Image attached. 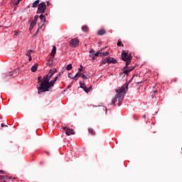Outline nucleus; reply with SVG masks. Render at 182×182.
Masks as SVG:
<instances>
[{
	"mask_svg": "<svg viewBox=\"0 0 182 182\" xmlns=\"http://www.w3.org/2000/svg\"><path fill=\"white\" fill-rule=\"evenodd\" d=\"M106 63H108L109 65V58L102 59L100 63V65H106Z\"/></svg>",
	"mask_w": 182,
	"mask_h": 182,
	"instance_id": "15",
	"label": "nucleus"
},
{
	"mask_svg": "<svg viewBox=\"0 0 182 182\" xmlns=\"http://www.w3.org/2000/svg\"><path fill=\"white\" fill-rule=\"evenodd\" d=\"M38 66L39 65L38 63H35L32 67H31V72H36L38 70Z\"/></svg>",
	"mask_w": 182,
	"mask_h": 182,
	"instance_id": "13",
	"label": "nucleus"
},
{
	"mask_svg": "<svg viewBox=\"0 0 182 182\" xmlns=\"http://www.w3.org/2000/svg\"><path fill=\"white\" fill-rule=\"evenodd\" d=\"M97 35L103 36V35H106V31L104 28H101L97 31Z\"/></svg>",
	"mask_w": 182,
	"mask_h": 182,
	"instance_id": "9",
	"label": "nucleus"
},
{
	"mask_svg": "<svg viewBox=\"0 0 182 182\" xmlns=\"http://www.w3.org/2000/svg\"><path fill=\"white\" fill-rule=\"evenodd\" d=\"M56 54V46H53L51 51V56L55 58V55Z\"/></svg>",
	"mask_w": 182,
	"mask_h": 182,
	"instance_id": "18",
	"label": "nucleus"
},
{
	"mask_svg": "<svg viewBox=\"0 0 182 182\" xmlns=\"http://www.w3.org/2000/svg\"><path fill=\"white\" fill-rule=\"evenodd\" d=\"M48 156H49V152H47Z\"/></svg>",
	"mask_w": 182,
	"mask_h": 182,
	"instance_id": "47",
	"label": "nucleus"
},
{
	"mask_svg": "<svg viewBox=\"0 0 182 182\" xmlns=\"http://www.w3.org/2000/svg\"><path fill=\"white\" fill-rule=\"evenodd\" d=\"M21 1H22V0H18V2H21Z\"/></svg>",
	"mask_w": 182,
	"mask_h": 182,
	"instance_id": "46",
	"label": "nucleus"
},
{
	"mask_svg": "<svg viewBox=\"0 0 182 182\" xmlns=\"http://www.w3.org/2000/svg\"><path fill=\"white\" fill-rule=\"evenodd\" d=\"M108 55H109L108 51H106V52H104V53H100V56H108Z\"/></svg>",
	"mask_w": 182,
	"mask_h": 182,
	"instance_id": "25",
	"label": "nucleus"
},
{
	"mask_svg": "<svg viewBox=\"0 0 182 182\" xmlns=\"http://www.w3.org/2000/svg\"><path fill=\"white\" fill-rule=\"evenodd\" d=\"M97 56H100V51H97L95 54H94V58H96Z\"/></svg>",
	"mask_w": 182,
	"mask_h": 182,
	"instance_id": "33",
	"label": "nucleus"
},
{
	"mask_svg": "<svg viewBox=\"0 0 182 182\" xmlns=\"http://www.w3.org/2000/svg\"><path fill=\"white\" fill-rule=\"evenodd\" d=\"M29 58H28V61L29 62H31V60H32V56H30V57H28Z\"/></svg>",
	"mask_w": 182,
	"mask_h": 182,
	"instance_id": "41",
	"label": "nucleus"
},
{
	"mask_svg": "<svg viewBox=\"0 0 182 182\" xmlns=\"http://www.w3.org/2000/svg\"><path fill=\"white\" fill-rule=\"evenodd\" d=\"M92 85H90L88 88H87V90H85V93H89V92H90V90H92Z\"/></svg>",
	"mask_w": 182,
	"mask_h": 182,
	"instance_id": "30",
	"label": "nucleus"
},
{
	"mask_svg": "<svg viewBox=\"0 0 182 182\" xmlns=\"http://www.w3.org/2000/svg\"><path fill=\"white\" fill-rule=\"evenodd\" d=\"M95 50L94 49H91L90 50V57L92 58V60H96V58H95Z\"/></svg>",
	"mask_w": 182,
	"mask_h": 182,
	"instance_id": "10",
	"label": "nucleus"
},
{
	"mask_svg": "<svg viewBox=\"0 0 182 182\" xmlns=\"http://www.w3.org/2000/svg\"><path fill=\"white\" fill-rule=\"evenodd\" d=\"M44 81L43 77H38V83H42Z\"/></svg>",
	"mask_w": 182,
	"mask_h": 182,
	"instance_id": "26",
	"label": "nucleus"
},
{
	"mask_svg": "<svg viewBox=\"0 0 182 182\" xmlns=\"http://www.w3.org/2000/svg\"><path fill=\"white\" fill-rule=\"evenodd\" d=\"M122 60H124V62H126L125 66L124 67V70L127 68H128L130 63H132V59H133V57H132V55H129V53L123 51L122 53Z\"/></svg>",
	"mask_w": 182,
	"mask_h": 182,
	"instance_id": "3",
	"label": "nucleus"
},
{
	"mask_svg": "<svg viewBox=\"0 0 182 182\" xmlns=\"http://www.w3.org/2000/svg\"><path fill=\"white\" fill-rule=\"evenodd\" d=\"M108 60L109 65H110V63H117V60H116L114 58L108 57Z\"/></svg>",
	"mask_w": 182,
	"mask_h": 182,
	"instance_id": "11",
	"label": "nucleus"
},
{
	"mask_svg": "<svg viewBox=\"0 0 182 182\" xmlns=\"http://www.w3.org/2000/svg\"><path fill=\"white\" fill-rule=\"evenodd\" d=\"M13 75H14V74L11 72H9L6 73V76H13Z\"/></svg>",
	"mask_w": 182,
	"mask_h": 182,
	"instance_id": "36",
	"label": "nucleus"
},
{
	"mask_svg": "<svg viewBox=\"0 0 182 182\" xmlns=\"http://www.w3.org/2000/svg\"><path fill=\"white\" fill-rule=\"evenodd\" d=\"M43 26V22L41 21L40 23H38V28L37 29V31L36 33V35L38 33V32H39V31H41V29H42V27Z\"/></svg>",
	"mask_w": 182,
	"mask_h": 182,
	"instance_id": "14",
	"label": "nucleus"
},
{
	"mask_svg": "<svg viewBox=\"0 0 182 182\" xmlns=\"http://www.w3.org/2000/svg\"><path fill=\"white\" fill-rule=\"evenodd\" d=\"M40 164H43V163H42V162H41V163H40Z\"/></svg>",
	"mask_w": 182,
	"mask_h": 182,
	"instance_id": "51",
	"label": "nucleus"
},
{
	"mask_svg": "<svg viewBox=\"0 0 182 182\" xmlns=\"http://www.w3.org/2000/svg\"><path fill=\"white\" fill-rule=\"evenodd\" d=\"M39 6V0H36L32 4V8H38Z\"/></svg>",
	"mask_w": 182,
	"mask_h": 182,
	"instance_id": "17",
	"label": "nucleus"
},
{
	"mask_svg": "<svg viewBox=\"0 0 182 182\" xmlns=\"http://www.w3.org/2000/svg\"><path fill=\"white\" fill-rule=\"evenodd\" d=\"M8 178H9V180H11V178L8 176H1L2 180H8Z\"/></svg>",
	"mask_w": 182,
	"mask_h": 182,
	"instance_id": "27",
	"label": "nucleus"
},
{
	"mask_svg": "<svg viewBox=\"0 0 182 182\" xmlns=\"http://www.w3.org/2000/svg\"><path fill=\"white\" fill-rule=\"evenodd\" d=\"M38 18H39V16H35L34 19L32 21V22H34L35 23H36V22H38Z\"/></svg>",
	"mask_w": 182,
	"mask_h": 182,
	"instance_id": "29",
	"label": "nucleus"
},
{
	"mask_svg": "<svg viewBox=\"0 0 182 182\" xmlns=\"http://www.w3.org/2000/svg\"><path fill=\"white\" fill-rule=\"evenodd\" d=\"M47 65H48V66H52V65H53V58L48 59Z\"/></svg>",
	"mask_w": 182,
	"mask_h": 182,
	"instance_id": "19",
	"label": "nucleus"
},
{
	"mask_svg": "<svg viewBox=\"0 0 182 182\" xmlns=\"http://www.w3.org/2000/svg\"><path fill=\"white\" fill-rule=\"evenodd\" d=\"M32 52H33V50H28L26 53V56H28V58L32 56Z\"/></svg>",
	"mask_w": 182,
	"mask_h": 182,
	"instance_id": "23",
	"label": "nucleus"
},
{
	"mask_svg": "<svg viewBox=\"0 0 182 182\" xmlns=\"http://www.w3.org/2000/svg\"><path fill=\"white\" fill-rule=\"evenodd\" d=\"M47 5H49V3H48V1L47 2Z\"/></svg>",
	"mask_w": 182,
	"mask_h": 182,
	"instance_id": "48",
	"label": "nucleus"
},
{
	"mask_svg": "<svg viewBox=\"0 0 182 182\" xmlns=\"http://www.w3.org/2000/svg\"><path fill=\"white\" fill-rule=\"evenodd\" d=\"M0 173L1 174H6V173L3 170H0Z\"/></svg>",
	"mask_w": 182,
	"mask_h": 182,
	"instance_id": "38",
	"label": "nucleus"
},
{
	"mask_svg": "<svg viewBox=\"0 0 182 182\" xmlns=\"http://www.w3.org/2000/svg\"><path fill=\"white\" fill-rule=\"evenodd\" d=\"M80 87H81V89H83L84 92H86V90L87 88V87H86V85L85 83H82V82H80Z\"/></svg>",
	"mask_w": 182,
	"mask_h": 182,
	"instance_id": "16",
	"label": "nucleus"
},
{
	"mask_svg": "<svg viewBox=\"0 0 182 182\" xmlns=\"http://www.w3.org/2000/svg\"><path fill=\"white\" fill-rule=\"evenodd\" d=\"M134 118L135 119V118H136V116L134 115Z\"/></svg>",
	"mask_w": 182,
	"mask_h": 182,
	"instance_id": "50",
	"label": "nucleus"
},
{
	"mask_svg": "<svg viewBox=\"0 0 182 182\" xmlns=\"http://www.w3.org/2000/svg\"><path fill=\"white\" fill-rule=\"evenodd\" d=\"M63 130H65V134L67 136H70L71 134H75V131L73 129L68 128L66 127H63Z\"/></svg>",
	"mask_w": 182,
	"mask_h": 182,
	"instance_id": "7",
	"label": "nucleus"
},
{
	"mask_svg": "<svg viewBox=\"0 0 182 182\" xmlns=\"http://www.w3.org/2000/svg\"><path fill=\"white\" fill-rule=\"evenodd\" d=\"M82 77L83 79H85V80H87V76H86L85 75H82Z\"/></svg>",
	"mask_w": 182,
	"mask_h": 182,
	"instance_id": "37",
	"label": "nucleus"
},
{
	"mask_svg": "<svg viewBox=\"0 0 182 182\" xmlns=\"http://www.w3.org/2000/svg\"><path fill=\"white\" fill-rule=\"evenodd\" d=\"M63 73H65V70H63L62 71H60L57 76L58 77H60V76H62V75H63Z\"/></svg>",
	"mask_w": 182,
	"mask_h": 182,
	"instance_id": "31",
	"label": "nucleus"
},
{
	"mask_svg": "<svg viewBox=\"0 0 182 182\" xmlns=\"http://www.w3.org/2000/svg\"><path fill=\"white\" fill-rule=\"evenodd\" d=\"M50 71H51L53 74L58 73V70H56V68H53Z\"/></svg>",
	"mask_w": 182,
	"mask_h": 182,
	"instance_id": "32",
	"label": "nucleus"
},
{
	"mask_svg": "<svg viewBox=\"0 0 182 182\" xmlns=\"http://www.w3.org/2000/svg\"><path fill=\"white\" fill-rule=\"evenodd\" d=\"M80 68H78V72H82V70H83V66L82 65H80Z\"/></svg>",
	"mask_w": 182,
	"mask_h": 182,
	"instance_id": "35",
	"label": "nucleus"
},
{
	"mask_svg": "<svg viewBox=\"0 0 182 182\" xmlns=\"http://www.w3.org/2000/svg\"><path fill=\"white\" fill-rule=\"evenodd\" d=\"M46 11V3L41 2L38 4L37 14H43V13Z\"/></svg>",
	"mask_w": 182,
	"mask_h": 182,
	"instance_id": "5",
	"label": "nucleus"
},
{
	"mask_svg": "<svg viewBox=\"0 0 182 182\" xmlns=\"http://www.w3.org/2000/svg\"><path fill=\"white\" fill-rule=\"evenodd\" d=\"M70 87H72V85H69L67 87V89H70Z\"/></svg>",
	"mask_w": 182,
	"mask_h": 182,
	"instance_id": "42",
	"label": "nucleus"
},
{
	"mask_svg": "<svg viewBox=\"0 0 182 182\" xmlns=\"http://www.w3.org/2000/svg\"><path fill=\"white\" fill-rule=\"evenodd\" d=\"M35 25H36V23L31 21L30 27H29V31H32L33 28H35Z\"/></svg>",
	"mask_w": 182,
	"mask_h": 182,
	"instance_id": "20",
	"label": "nucleus"
},
{
	"mask_svg": "<svg viewBox=\"0 0 182 182\" xmlns=\"http://www.w3.org/2000/svg\"><path fill=\"white\" fill-rule=\"evenodd\" d=\"M82 31L83 32H89V27H87V26H83L82 27Z\"/></svg>",
	"mask_w": 182,
	"mask_h": 182,
	"instance_id": "21",
	"label": "nucleus"
},
{
	"mask_svg": "<svg viewBox=\"0 0 182 182\" xmlns=\"http://www.w3.org/2000/svg\"><path fill=\"white\" fill-rule=\"evenodd\" d=\"M19 2H21V1H19V0H17V1H16V3H15V5H18V4H19Z\"/></svg>",
	"mask_w": 182,
	"mask_h": 182,
	"instance_id": "40",
	"label": "nucleus"
},
{
	"mask_svg": "<svg viewBox=\"0 0 182 182\" xmlns=\"http://www.w3.org/2000/svg\"><path fill=\"white\" fill-rule=\"evenodd\" d=\"M53 73L50 70L48 74L43 77V82L40 83L39 86H42L43 85H46L48 82H50V79H52V76H53Z\"/></svg>",
	"mask_w": 182,
	"mask_h": 182,
	"instance_id": "4",
	"label": "nucleus"
},
{
	"mask_svg": "<svg viewBox=\"0 0 182 182\" xmlns=\"http://www.w3.org/2000/svg\"><path fill=\"white\" fill-rule=\"evenodd\" d=\"M80 76H82V73L78 71L76 73V75L74 77H70V79H75V80H77V79H79V77H80Z\"/></svg>",
	"mask_w": 182,
	"mask_h": 182,
	"instance_id": "12",
	"label": "nucleus"
},
{
	"mask_svg": "<svg viewBox=\"0 0 182 182\" xmlns=\"http://www.w3.org/2000/svg\"><path fill=\"white\" fill-rule=\"evenodd\" d=\"M117 46H124V45H123V43H122V41H118Z\"/></svg>",
	"mask_w": 182,
	"mask_h": 182,
	"instance_id": "34",
	"label": "nucleus"
},
{
	"mask_svg": "<svg viewBox=\"0 0 182 182\" xmlns=\"http://www.w3.org/2000/svg\"><path fill=\"white\" fill-rule=\"evenodd\" d=\"M68 77H70V73L68 74Z\"/></svg>",
	"mask_w": 182,
	"mask_h": 182,
	"instance_id": "44",
	"label": "nucleus"
},
{
	"mask_svg": "<svg viewBox=\"0 0 182 182\" xmlns=\"http://www.w3.org/2000/svg\"><path fill=\"white\" fill-rule=\"evenodd\" d=\"M124 70V68H123ZM134 70V67H127L126 69L124 70L123 73L125 75H129L132 70Z\"/></svg>",
	"mask_w": 182,
	"mask_h": 182,
	"instance_id": "8",
	"label": "nucleus"
},
{
	"mask_svg": "<svg viewBox=\"0 0 182 182\" xmlns=\"http://www.w3.org/2000/svg\"><path fill=\"white\" fill-rule=\"evenodd\" d=\"M79 45V39L77 38H73L70 41V46L71 48H77Z\"/></svg>",
	"mask_w": 182,
	"mask_h": 182,
	"instance_id": "6",
	"label": "nucleus"
},
{
	"mask_svg": "<svg viewBox=\"0 0 182 182\" xmlns=\"http://www.w3.org/2000/svg\"><path fill=\"white\" fill-rule=\"evenodd\" d=\"M144 118L146 119V115H144Z\"/></svg>",
	"mask_w": 182,
	"mask_h": 182,
	"instance_id": "45",
	"label": "nucleus"
},
{
	"mask_svg": "<svg viewBox=\"0 0 182 182\" xmlns=\"http://www.w3.org/2000/svg\"><path fill=\"white\" fill-rule=\"evenodd\" d=\"M58 76H56L53 80L46 82V84L43 85L42 86L37 87V89L38 90V95H42V93L45 92L52 91V87L55 86V82L58 80Z\"/></svg>",
	"mask_w": 182,
	"mask_h": 182,
	"instance_id": "2",
	"label": "nucleus"
},
{
	"mask_svg": "<svg viewBox=\"0 0 182 182\" xmlns=\"http://www.w3.org/2000/svg\"><path fill=\"white\" fill-rule=\"evenodd\" d=\"M129 87V84L125 83L119 90H117V95L114 98L112 99L111 105H115L118 100V106H121L123 99H124V95H126V90Z\"/></svg>",
	"mask_w": 182,
	"mask_h": 182,
	"instance_id": "1",
	"label": "nucleus"
},
{
	"mask_svg": "<svg viewBox=\"0 0 182 182\" xmlns=\"http://www.w3.org/2000/svg\"><path fill=\"white\" fill-rule=\"evenodd\" d=\"M2 175H0V178H1Z\"/></svg>",
	"mask_w": 182,
	"mask_h": 182,
	"instance_id": "49",
	"label": "nucleus"
},
{
	"mask_svg": "<svg viewBox=\"0 0 182 182\" xmlns=\"http://www.w3.org/2000/svg\"><path fill=\"white\" fill-rule=\"evenodd\" d=\"M89 133H90V134H92V136H95L96 134V132H94V130L92 129H88Z\"/></svg>",
	"mask_w": 182,
	"mask_h": 182,
	"instance_id": "24",
	"label": "nucleus"
},
{
	"mask_svg": "<svg viewBox=\"0 0 182 182\" xmlns=\"http://www.w3.org/2000/svg\"><path fill=\"white\" fill-rule=\"evenodd\" d=\"M66 70H72V64H68V65L66 66Z\"/></svg>",
	"mask_w": 182,
	"mask_h": 182,
	"instance_id": "28",
	"label": "nucleus"
},
{
	"mask_svg": "<svg viewBox=\"0 0 182 182\" xmlns=\"http://www.w3.org/2000/svg\"><path fill=\"white\" fill-rule=\"evenodd\" d=\"M39 18L41 19V22H46V18L43 14L40 15Z\"/></svg>",
	"mask_w": 182,
	"mask_h": 182,
	"instance_id": "22",
	"label": "nucleus"
},
{
	"mask_svg": "<svg viewBox=\"0 0 182 182\" xmlns=\"http://www.w3.org/2000/svg\"><path fill=\"white\" fill-rule=\"evenodd\" d=\"M1 127H8V126L5 125V124L2 123L1 124Z\"/></svg>",
	"mask_w": 182,
	"mask_h": 182,
	"instance_id": "39",
	"label": "nucleus"
},
{
	"mask_svg": "<svg viewBox=\"0 0 182 182\" xmlns=\"http://www.w3.org/2000/svg\"><path fill=\"white\" fill-rule=\"evenodd\" d=\"M15 35H16V36H18V35H19V33L16 32V33H15Z\"/></svg>",
	"mask_w": 182,
	"mask_h": 182,
	"instance_id": "43",
	"label": "nucleus"
}]
</instances>
